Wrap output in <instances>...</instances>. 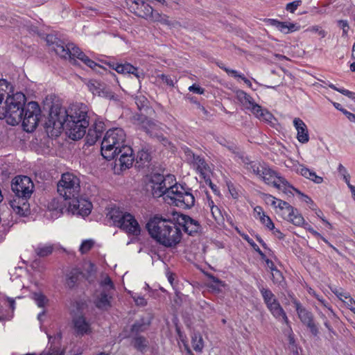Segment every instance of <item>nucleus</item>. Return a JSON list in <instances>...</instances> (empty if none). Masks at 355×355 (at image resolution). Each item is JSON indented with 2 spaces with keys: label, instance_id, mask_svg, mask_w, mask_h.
I'll list each match as a JSON object with an SVG mask.
<instances>
[{
  "label": "nucleus",
  "instance_id": "nucleus-7",
  "mask_svg": "<svg viewBox=\"0 0 355 355\" xmlns=\"http://www.w3.org/2000/svg\"><path fill=\"white\" fill-rule=\"evenodd\" d=\"M125 143L126 134L122 128L110 129L101 142V155L107 160L114 159L123 147L128 146Z\"/></svg>",
  "mask_w": 355,
  "mask_h": 355
},
{
  "label": "nucleus",
  "instance_id": "nucleus-18",
  "mask_svg": "<svg viewBox=\"0 0 355 355\" xmlns=\"http://www.w3.org/2000/svg\"><path fill=\"white\" fill-rule=\"evenodd\" d=\"M87 308V304L85 303H76V311L73 318V323L76 333L78 336L87 334L89 329V323L86 320L84 312Z\"/></svg>",
  "mask_w": 355,
  "mask_h": 355
},
{
  "label": "nucleus",
  "instance_id": "nucleus-35",
  "mask_svg": "<svg viewBox=\"0 0 355 355\" xmlns=\"http://www.w3.org/2000/svg\"><path fill=\"white\" fill-rule=\"evenodd\" d=\"M271 279L275 284L284 287L285 284L284 277L282 272L279 271L277 268L272 269V271H271Z\"/></svg>",
  "mask_w": 355,
  "mask_h": 355
},
{
  "label": "nucleus",
  "instance_id": "nucleus-32",
  "mask_svg": "<svg viewBox=\"0 0 355 355\" xmlns=\"http://www.w3.org/2000/svg\"><path fill=\"white\" fill-rule=\"evenodd\" d=\"M191 345L193 349L198 353H202L204 348V341L199 333H193L191 335Z\"/></svg>",
  "mask_w": 355,
  "mask_h": 355
},
{
  "label": "nucleus",
  "instance_id": "nucleus-45",
  "mask_svg": "<svg viewBox=\"0 0 355 355\" xmlns=\"http://www.w3.org/2000/svg\"><path fill=\"white\" fill-rule=\"evenodd\" d=\"M209 206L210 207L211 212L214 218L216 220H218L222 217L220 209L217 206L214 205L213 201L209 202Z\"/></svg>",
  "mask_w": 355,
  "mask_h": 355
},
{
  "label": "nucleus",
  "instance_id": "nucleus-62",
  "mask_svg": "<svg viewBox=\"0 0 355 355\" xmlns=\"http://www.w3.org/2000/svg\"><path fill=\"white\" fill-rule=\"evenodd\" d=\"M324 325L328 329L329 333L335 334V331L334 330L333 327L331 326L328 320H326L325 321H324Z\"/></svg>",
  "mask_w": 355,
  "mask_h": 355
},
{
  "label": "nucleus",
  "instance_id": "nucleus-48",
  "mask_svg": "<svg viewBox=\"0 0 355 355\" xmlns=\"http://www.w3.org/2000/svg\"><path fill=\"white\" fill-rule=\"evenodd\" d=\"M302 1L300 0L294 1L293 2L286 4V10L291 13H293L297 8L301 5Z\"/></svg>",
  "mask_w": 355,
  "mask_h": 355
},
{
  "label": "nucleus",
  "instance_id": "nucleus-1",
  "mask_svg": "<svg viewBox=\"0 0 355 355\" xmlns=\"http://www.w3.org/2000/svg\"><path fill=\"white\" fill-rule=\"evenodd\" d=\"M86 116L87 112L80 110L78 105L67 110L53 104L44 127L49 137H57L64 130L70 139L78 140L86 134V128L89 125Z\"/></svg>",
  "mask_w": 355,
  "mask_h": 355
},
{
  "label": "nucleus",
  "instance_id": "nucleus-24",
  "mask_svg": "<svg viewBox=\"0 0 355 355\" xmlns=\"http://www.w3.org/2000/svg\"><path fill=\"white\" fill-rule=\"evenodd\" d=\"M293 125L297 130V139L299 142L306 144L309 141V130L305 123L300 118L293 119Z\"/></svg>",
  "mask_w": 355,
  "mask_h": 355
},
{
  "label": "nucleus",
  "instance_id": "nucleus-31",
  "mask_svg": "<svg viewBox=\"0 0 355 355\" xmlns=\"http://www.w3.org/2000/svg\"><path fill=\"white\" fill-rule=\"evenodd\" d=\"M132 345L137 350L144 353L148 346V341L144 336H135L132 338Z\"/></svg>",
  "mask_w": 355,
  "mask_h": 355
},
{
  "label": "nucleus",
  "instance_id": "nucleus-40",
  "mask_svg": "<svg viewBox=\"0 0 355 355\" xmlns=\"http://www.w3.org/2000/svg\"><path fill=\"white\" fill-rule=\"evenodd\" d=\"M32 298L39 307L43 308L49 302L47 297L42 293H34Z\"/></svg>",
  "mask_w": 355,
  "mask_h": 355
},
{
  "label": "nucleus",
  "instance_id": "nucleus-26",
  "mask_svg": "<svg viewBox=\"0 0 355 355\" xmlns=\"http://www.w3.org/2000/svg\"><path fill=\"white\" fill-rule=\"evenodd\" d=\"M294 166L297 173H300L302 176L311 180L314 183L321 184L323 182L322 177L316 175L313 171L306 167L304 165L297 163Z\"/></svg>",
  "mask_w": 355,
  "mask_h": 355
},
{
  "label": "nucleus",
  "instance_id": "nucleus-20",
  "mask_svg": "<svg viewBox=\"0 0 355 355\" xmlns=\"http://www.w3.org/2000/svg\"><path fill=\"white\" fill-rule=\"evenodd\" d=\"M178 223L183 227L184 231L191 236L198 233L201 227L198 220L184 214L180 216Z\"/></svg>",
  "mask_w": 355,
  "mask_h": 355
},
{
  "label": "nucleus",
  "instance_id": "nucleus-36",
  "mask_svg": "<svg viewBox=\"0 0 355 355\" xmlns=\"http://www.w3.org/2000/svg\"><path fill=\"white\" fill-rule=\"evenodd\" d=\"M135 103L137 105L138 109L141 111L142 110H144L146 112L147 111L151 110L148 107V99L143 95H138L136 96L135 98Z\"/></svg>",
  "mask_w": 355,
  "mask_h": 355
},
{
  "label": "nucleus",
  "instance_id": "nucleus-39",
  "mask_svg": "<svg viewBox=\"0 0 355 355\" xmlns=\"http://www.w3.org/2000/svg\"><path fill=\"white\" fill-rule=\"evenodd\" d=\"M281 189H282L284 191V192H285V193L291 192V191L289 189H293L297 194L301 196L302 198V200L304 202H306L307 204H310L311 205H315L313 201L312 200V199L310 197H309L307 195L304 194L300 190H298L297 189L293 187L291 184V187H286V189H285V187H282Z\"/></svg>",
  "mask_w": 355,
  "mask_h": 355
},
{
  "label": "nucleus",
  "instance_id": "nucleus-58",
  "mask_svg": "<svg viewBox=\"0 0 355 355\" xmlns=\"http://www.w3.org/2000/svg\"><path fill=\"white\" fill-rule=\"evenodd\" d=\"M338 172L339 175H341L342 177L349 174L347 170L342 164H338Z\"/></svg>",
  "mask_w": 355,
  "mask_h": 355
},
{
  "label": "nucleus",
  "instance_id": "nucleus-51",
  "mask_svg": "<svg viewBox=\"0 0 355 355\" xmlns=\"http://www.w3.org/2000/svg\"><path fill=\"white\" fill-rule=\"evenodd\" d=\"M254 218L256 219L261 220L262 217H265L266 214L263 211V209L260 206H257L254 208Z\"/></svg>",
  "mask_w": 355,
  "mask_h": 355
},
{
  "label": "nucleus",
  "instance_id": "nucleus-59",
  "mask_svg": "<svg viewBox=\"0 0 355 355\" xmlns=\"http://www.w3.org/2000/svg\"><path fill=\"white\" fill-rule=\"evenodd\" d=\"M277 208H279L280 210L289 208V204L284 200L279 199V203H277Z\"/></svg>",
  "mask_w": 355,
  "mask_h": 355
},
{
  "label": "nucleus",
  "instance_id": "nucleus-13",
  "mask_svg": "<svg viewBox=\"0 0 355 355\" xmlns=\"http://www.w3.org/2000/svg\"><path fill=\"white\" fill-rule=\"evenodd\" d=\"M24 112H22V125L25 131L33 132L37 127L40 114V108L35 101H31L24 107Z\"/></svg>",
  "mask_w": 355,
  "mask_h": 355
},
{
  "label": "nucleus",
  "instance_id": "nucleus-25",
  "mask_svg": "<svg viewBox=\"0 0 355 355\" xmlns=\"http://www.w3.org/2000/svg\"><path fill=\"white\" fill-rule=\"evenodd\" d=\"M85 277L84 273L78 268H73L66 275V286L70 289L76 288Z\"/></svg>",
  "mask_w": 355,
  "mask_h": 355
},
{
  "label": "nucleus",
  "instance_id": "nucleus-6",
  "mask_svg": "<svg viewBox=\"0 0 355 355\" xmlns=\"http://www.w3.org/2000/svg\"><path fill=\"white\" fill-rule=\"evenodd\" d=\"M26 102V97L24 93L21 92L12 93V95L6 98L2 105H0V119L6 118L8 124L18 125L21 123Z\"/></svg>",
  "mask_w": 355,
  "mask_h": 355
},
{
  "label": "nucleus",
  "instance_id": "nucleus-43",
  "mask_svg": "<svg viewBox=\"0 0 355 355\" xmlns=\"http://www.w3.org/2000/svg\"><path fill=\"white\" fill-rule=\"evenodd\" d=\"M130 296L137 306H145L147 305V300L144 296L135 293H130Z\"/></svg>",
  "mask_w": 355,
  "mask_h": 355
},
{
  "label": "nucleus",
  "instance_id": "nucleus-29",
  "mask_svg": "<svg viewBox=\"0 0 355 355\" xmlns=\"http://www.w3.org/2000/svg\"><path fill=\"white\" fill-rule=\"evenodd\" d=\"M14 92V87L10 82L6 79H0V105Z\"/></svg>",
  "mask_w": 355,
  "mask_h": 355
},
{
  "label": "nucleus",
  "instance_id": "nucleus-44",
  "mask_svg": "<svg viewBox=\"0 0 355 355\" xmlns=\"http://www.w3.org/2000/svg\"><path fill=\"white\" fill-rule=\"evenodd\" d=\"M236 230L237 231V232L240 234V236L245 240L257 252L258 250H260V248H259V246L254 243V241L246 234H244V233H241L239 229L237 227H236Z\"/></svg>",
  "mask_w": 355,
  "mask_h": 355
},
{
  "label": "nucleus",
  "instance_id": "nucleus-55",
  "mask_svg": "<svg viewBox=\"0 0 355 355\" xmlns=\"http://www.w3.org/2000/svg\"><path fill=\"white\" fill-rule=\"evenodd\" d=\"M334 293L340 300H343L344 302H349V298H352L347 293H343L338 291H336Z\"/></svg>",
  "mask_w": 355,
  "mask_h": 355
},
{
  "label": "nucleus",
  "instance_id": "nucleus-30",
  "mask_svg": "<svg viewBox=\"0 0 355 355\" xmlns=\"http://www.w3.org/2000/svg\"><path fill=\"white\" fill-rule=\"evenodd\" d=\"M107 216L113 221L114 225H116V226L121 221V220L125 219L128 218H130V216H129V213L123 212L119 207L112 208L110 210V211L108 212Z\"/></svg>",
  "mask_w": 355,
  "mask_h": 355
},
{
  "label": "nucleus",
  "instance_id": "nucleus-22",
  "mask_svg": "<svg viewBox=\"0 0 355 355\" xmlns=\"http://www.w3.org/2000/svg\"><path fill=\"white\" fill-rule=\"evenodd\" d=\"M129 216L130 218H128L121 220L116 226L128 234L132 235L139 234L141 230L139 223L132 214H129Z\"/></svg>",
  "mask_w": 355,
  "mask_h": 355
},
{
  "label": "nucleus",
  "instance_id": "nucleus-14",
  "mask_svg": "<svg viewBox=\"0 0 355 355\" xmlns=\"http://www.w3.org/2000/svg\"><path fill=\"white\" fill-rule=\"evenodd\" d=\"M130 8L139 17L154 21H162L161 15L143 0H128Z\"/></svg>",
  "mask_w": 355,
  "mask_h": 355
},
{
  "label": "nucleus",
  "instance_id": "nucleus-56",
  "mask_svg": "<svg viewBox=\"0 0 355 355\" xmlns=\"http://www.w3.org/2000/svg\"><path fill=\"white\" fill-rule=\"evenodd\" d=\"M311 32L313 33H317L319 35H320L322 37H324L326 35V33L324 30H322L320 26H313L309 28V29Z\"/></svg>",
  "mask_w": 355,
  "mask_h": 355
},
{
  "label": "nucleus",
  "instance_id": "nucleus-64",
  "mask_svg": "<svg viewBox=\"0 0 355 355\" xmlns=\"http://www.w3.org/2000/svg\"><path fill=\"white\" fill-rule=\"evenodd\" d=\"M269 22H270V25H272V26H275V28H278L281 21H278L277 19H269Z\"/></svg>",
  "mask_w": 355,
  "mask_h": 355
},
{
  "label": "nucleus",
  "instance_id": "nucleus-52",
  "mask_svg": "<svg viewBox=\"0 0 355 355\" xmlns=\"http://www.w3.org/2000/svg\"><path fill=\"white\" fill-rule=\"evenodd\" d=\"M319 302L324 306V307L327 308L329 311V317L334 318L336 317V314L331 309V306L322 297L319 299Z\"/></svg>",
  "mask_w": 355,
  "mask_h": 355
},
{
  "label": "nucleus",
  "instance_id": "nucleus-17",
  "mask_svg": "<svg viewBox=\"0 0 355 355\" xmlns=\"http://www.w3.org/2000/svg\"><path fill=\"white\" fill-rule=\"evenodd\" d=\"M119 155V158L115 159L113 167L114 173L116 175H120L123 171L130 168L132 166L135 159L133 150L130 146L123 147L120 150Z\"/></svg>",
  "mask_w": 355,
  "mask_h": 355
},
{
  "label": "nucleus",
  "instance_id": "nucleus-37",
  "mask_svg": "<svg viewBox=\"0 0 355 355\" xmlns=\"http://www.w3.org/2000/svg\"><path fill=\"white\" fill-rule=\"evenodd\" d=\"M151 159V155L148 149L142 148L137 153V162H141L142 164L148 163Z\"/></svg>",
  "mask_w": 355,
  "mask_h": 355
},
{
  "label": "nucleus",
  "instance_id": "nucleus-34",
  "mask_svg": "<svg viewBox=\"0 0 355 355\" xmlns=\"http://www.w3.org/2000/svg\"><path fill=\"white\" fill-rule=\"evenodd\" d=\"M53 251V245L40 244L35 248V254L40 257H46L52 254Z\"/></svg>",
  "mask_w": 355,
  "mask_h": 355
},
{
  "label": "nucleus",
  "instance_id": "nucleus-10",
  "mask_svg": "<svg viewBox=\"0 0 355 355\" xmlns=\"http://www.w3.org/2000/svg\"><path fill=\"white\" fill-rule=\"evenodd\" d=\"M245 168L269 185L281 189L282 187H291V184L264 162L257 161L245 162Z\"/></svg>",
  "mask_w": 355,
  "mask_h": 355
},
{
  "label": "nucleus",
  "instance_id": "nucleus-21",
  "mask_svg": "<svg viewBox=\"0 0 355 355\" xmlns=\"http://www.w3.org/2000/svg\"><path fill=\"white\" fill-rule=\"evenodd\" d=\"M109 65L119 73H131L139 80L140 78H144V73L142 71H139L138 68L134 67L130 63L119 64L112 62L109 63Z\"/></svg>",
  "mask_w": 355,
  "mask_h": 355
},
{
  "label": "nucleus",
  "instance_id": "nucleus-57",
  "mask_svg": "<svg viewBox=\"0 0 355 355\" xmlns=\"http://www.w3.org/2000/svg\"><path fill=\"white\" fill-rule=\"evenodd\" d=\"M189 90L190 92H193L194 93L199 94H202L205 92V89L203 88L200 87V86H198L196 84H193L191 86H190L189 87Z\"/></svg>",
  "mask_w": 355,
  "mask_h": 355
},
{
  "label": "nucleus",
  "instance_id": "nucleus-63",
  "mask_svg": "<svg viewBox=\"0 0 355 355\" xmlns=\"http://www.w3.org/2000/svg\"><path fill=\"white\" fill-rule=\"evenodd\" d=\"M266 263L267 265V266L270 268V271H272V269H276L277 268L275 267L274 263L270 260L269 259L266 260Z\"/></svg>",
  "mask_w": 355,
  "mask_h": 355
},
{
  "label": "nucleus",
  "instance_id": "nucleus-47",
  "mask_svg": "<svg viewBox=\"0 0 355 355\" xmlns=\"http://www.w3.org/2000/svg\"><path fill=\"white\" fill-rule=\"evenodd\" d=\"M260 222L268 230H275V225L269 216L266 215L265 217H262Z\"/></svg>",
  "mask_w": 355,
  "mask_h": 355
},
{
  "label": "nucleus",
  "instance_id": "nucleus-27",
  "mask_svg": "<svg viewBox=\"0 0 355 355\" xmlns=\"http://www.w3.org/2000/svg\"><path fill=\"white\" fill-rule=\"evenodd\" d=\"M281 211L284 216V218L291 221L295 225L300 226L304 223V218L291 205H289V208Z\"/></svg>",
  "mask_w": 355,
  "mask_h": 355
},
{
  "label": "nucleus",
  "instance_id": "nucleus-41",
  "mask_svg": "<svg viewBox=\"0 0 355 355\" xmlns=\"http://www.w3.org/2000/svg\"><path fill=\"white\" fill-rule=\"evenodd\" d=\"M328 86L331 89L341 93L342 94L347 96L348 98H351L352 101H355V93L354 92H351L348 89H344V88H338L332 83H329L328 85Z\"/></svg>",
  "mask_w": 355,
  "mask_h": 355
},
{
  "label": "nucleus",
  "instance_id": "nucleus-49",
  "mask_svg": "<svg viewBox=\"0 0 355 355\" xmlns=\"http://www.w3.org/2000/svg\"><path fill=\"white\" fill-rule=\"evenodd\" d=\"M264 199L267 202V203H268L271 206L277 208V203H279V199L272 196L270 194H266Z\"/></svg>",
  "mask_w": 355,
  "mask_h": 355
},
{
  "label": "nucleus",
  "instance_id": "nucleus-16",
  "mask_svg": "<svg viewBox=\"0 0 355 355\" xmlns=\"http://www.w3.org/2000/svg\"><path fill=\"white\" fill-rule=\"evenodd\" d=\"M293 304L297 313L300 321L309 328L313 336H317L319 334L318 325L314 320V315L297 300L293 301Z\"/></svg>",
  "mask_w": 355,
  "mask_h": 355
},
{
  "label": "nucleus",
  "instance_id": "nucleus-42",
  "mask_svg": "<svg viewBox=\"0 0 355 355\" xmlns=\"http://www.w3.org/2000/svg\"><path fill=\"white\" fill-rule=\"evenodd\" d=\"M295 24L293 23H288L284 21H281L280 24L278 27V30L281 32L287 34L291 32L295 31Z\"/></svg>",
  "mask_w": 355,
  "mask_h": 355
},
{
  "label": "nucleus",
  "instance_id": "nucleus-11",
  "mask_svg": "<svg viewBox=\"0 0 355 355\" xmlns=\"http://www.w3.org/2000/svg\"><path fill=\"white\" fill-rule=\"evenodd\" d=\"M236 99L243 106L252 112V113L259 120L272 123L275 119L273 115L266 109L256 103L253 98L243 90H238L236 92Z\"/></svg>",
  "mask_w": 355,
  "mask_h": 355
},
{
  "label": "nucleus",
  "instance_id": "nucleus-60",
  "mask_svg": "<svg viewBox=\"0 0 355 355\" xmlns=\"http://www.w3.org/2000/svg\"><path fill=\"white\" fill-rule=\"evenodd\" d=\"M347 307L355 314V301L349 298V302H345Z\"/></svg>",
  "mask_w": 355,
  "mask_h": 355
},
{
  "label": "nucleus",
  "instance_id": "nucleus-28",
  "mask_svg": "<svg viewBox=\"0 0 355 355\" xmlns=\"http://www.w3.org/2000/svg\"><path fill=\"white\" fill-rule=\"evenodd\" d=\"M90 92L94 95H98L109 99H115L114 94L104 84L97 83L96 85L94 83H90Z\"/></svg>",
  "mask_w": 355,
  "mask_h": 355
},
{
  "label": "nucleus",
  "instance_id": "nucleus-8",
  "mask_svg": "<svg viewBox=\"0 0 355 355\" xmlns=\"http://www.w3.org/2000/svg\"><path fill=\"white\" fill-rule=\"evenodd\" d=\"M46 40L50 49L61 58L69 59L73 64H76V59L77 58L85 65L89 66L88 57L74 44H66L52 35H48Z\"/></svg>",
  "mask_w": 355,
  "mask_h": 355
},
{
  "label": "nucleus",
  "instance_id": "nucleus-15",
  "mask_svg": "<svg viewBox=\"0 0 355 355\" xmlns=\"http://www.w3.org/2000/svg\"><path fill=\"white\" fill-rule=\"evenodd\" d=\"M184 153L187 162L206 180V178L211 172L209 165L207 163L205 157L202 155L195 154L191 149L187 148Z\"/></svg>",
  "mask_w": 355,
  "mask_h": 355
},
{
  "label": "nucleus",
  "instance_id": "nucleus-2",
  "mask_svg": "<svg viewBox=\"0 0 355 355\" xmlns=\"http://www.w3.org/2000/svg\"><path fill=\"white\" fill-rule=\"evenodd\" d=\"M152 193L154 197L164 196L171 200V203L183 209L192 208L196 202L191 188L176 182L173 175H164L154 173L150 178Z\"/></svg>",
  "mask_w": 355,
  "mask_h": 355
},
{
  "label": "nucleus",
  "instance_id": "nucleus-19",
  "mask_svg": "<svg viewBox=\"0 0 355 355\" xmlns=\"http://www.w3.org/2000/svg\"><path fill=\"white\" fill-rule=\"evenodd\" d=\"M90 121L94 122L92 128H90V146L101 138L105 130V123L95 113H90Z\"/></svg>",
  "mask_w": 355,
  "mask_h": 355
},
{
  "label": "nucleus",
  "instance_id": "nucleus-50",
  "mask_svg": "<svg viewBox=\"0 0 355 355\" xmlns=\"http://www.w3.org/2000/svg\"><path fill=\"white\" fill-rule=\"evenodd\" d=\"M158 78L162 80L164 83H166L167 85L170 87L174 86V82L171 79V78L167 75H165L164 73L158 75Z\"/></svg>",
  "mask_w": 355,
  "mask_h": 355
},
{
  "label": "nucleus",
  "instance_id": "nucleus-54",
  "mask_svg": "<svg viewBox=\"0 0 355 355\" xmlns=\"http://www.w3.org/2000/svg\"><path fill=\"white\" fill-rule=\"evenodd\" d=\"M304 226V227L309 231L313 236H314L315 238L318 237H322V235L315 231L311 225H309L308 223H306L304 222V223L302 225Z\"/></svg>",
  "mask_w": 355,
  "mask_h": 355
},
{
  "label": "nucleus",
  "instance_id": "nucleus-33",
  "mask_svg": "<svg viewBox=\"0 0 355 355\" xmlns=\"http://www.w3.org/2000/svg\"><path fill=\"white\" fill-rule=\"evenodd\" d=\"M149 324L150 322H145L144 319L137 320L132 325L130 332L135 336H138V334L145 331Z\"/></svg>",
  "mask_w": 355,
  "mask_h": 355
},
{
  "label": "nucleus",
  "instance_id": "nucleus-5",
  "mask_svg": "<svg viewBox=\"0 0 355 355\" xmlns=\"http://www.w3.org/2000/svg\"><path fill=\"white\" fill-rule=\"evenodd\" d=\"M11 189L15 196L13 200L9 201L10 207L17 214L26 216L29 208L28 200L34 191L32 180L26 175L17 176L12 181Z\"/></svg>",
  "mask_w": 355,
  "mask_h": 355
},
{
  "label": "nucleus",
  "instance_id": "nucleus-53",
  "mask_svg": "<svg viewBox=\"0 0 355 355\" xmlns=\"http://www.w3.org/2000/svg\"><path fill=\"white\" fill-rule=\"evenodd\" d=\"M79 251L81 254H87L89 252V239H85L82 242Z\"/></svg>",
  "mask_w": 355,
  "mask_h": 355
},
{
  "label": "nucleus",
  "instance_id": "nucleus-38",
  "mask_svg": "<svg viewBox=\"0 0 355 355\" xmlns=\"http://www.w3.org/2000/svg\"><path fill=\"white\" fill-rule=\"evenodd\" d=\"M221 69H223L224 71H225L228 74L232 76L234 78H240L241 80H243L244 81V83L248 86V87H251L252 86V83L250 82V80H248V78H246L243 74H241V73H239L236 70H234V69H230L229 68H227V67H223V66H219Z\"/></svg>",
  "mask_w": 355,
  "mask_h": 355
},
{
  "label": "nucleus",
  "instance_id": "nucleus-4",
  "mask_svg": "<svg viewBox=\"0 0 355 355\" xmlns=\"http://www.w3.org/2000/svg\"><path fill=\"white\" fill-rule=\"evenodd\" d=\"M146 228L152 238L166 247L175 245L182 239V231L177 224L159 215L149 220Z\"/></svg>",
  "mask_w": 355,
  "mask_h": 355
},
{
  "label": "nucleus",
  "instance_id": "nucleus-3",
  "mask_svg": "<svg viewBox=\"0 0 355 355\" xmlns=\"http://www.w3.org/2000/svg\"><path fill=\"white\" fill-rule=\"evenodd\" d=\"M80 190L79 178L71 173L62 175L57 184L58 194L65 200H69V211L83 218L89 216V201L78 198Z\"/></svg>",
  "mask_w": 355,
  "mask_h": 355
},
{
  "label": "nucleus",
  "instance_id": "nucleus-23",
  "mask_svg": "<svg viewBox=\"0 0 355 355\" xmlns=\"http://www.w3.org/2000/svg\"><path fill=\"white\" fill-rule=\"evenodd\" d=\"M132 123L139 128L149 132L155 126V123L143 113H136L132 118Z\"/></svg>",
  "mask_w": 355,
  "mask_h": 355
},
{
  "label": "nucleus",
  "instance_id": "nucleus-46",
  "mask_svg": "<svg viewBox=\"0 0 355 355\" xmlns=\"http://www.w3.org/2000/svg\"><path fill=\"white\" fill-rule=\"evenodd\" d=\"M338 24L343 31V37H347L349 30V26L347 20H338Z\"/></svg>",
  "mask_w": 355,
  "mask_h": 355
},
{
  "label": "nucleus",
  "instance_id": "nucleus-61",
  "mask_svg": "<svg viewBox=\"0 0 355 355\" xmlns=\"http://www.w3.org/2000/svg\"><path fill=\"white\" fill-rule=\"evenodd\" d=\"M195 105H196V108L198 110H199L200 111L202 112L205 115L208 114V111L198 101H195Z\"/></svg>",
  "mask_w": 355,
  "mask_h": 355
},
{
  "label": "nucleus",
  "instance_id": "nucleus-12",
  "mask_svg": "<svg viewBox=\"0 0 355 355\" xmlns=\"http://www.w3.org/2000/svg\"><path fill=\"white\" fill-rule=\"evenodd\" d=\"M258 288L261 294L263 302L270 313L278 320L282 319L283 322L288 325V318L273 293L267 288L259 286Z\"/></svg>",
  "mask_w": 355,
  "mask_h": 355
},
{
  "label": "nucleus",
  "instance_id": "nucleus-9",
  "mask_svg": "<svg viewBox=\"0 0 355 355\" xmlns=\"http://www.w3.org/2000/svg\"><path fill=\"white\" fill-rule=\"evenodd\" d=\"M114 289V284L109 275L101 272L98 288L93 293V303L98 309L106 311L112 308Z\"/></svg>",
  "mask_w": 355,
  "mask_h": 355
}]
</instances>
